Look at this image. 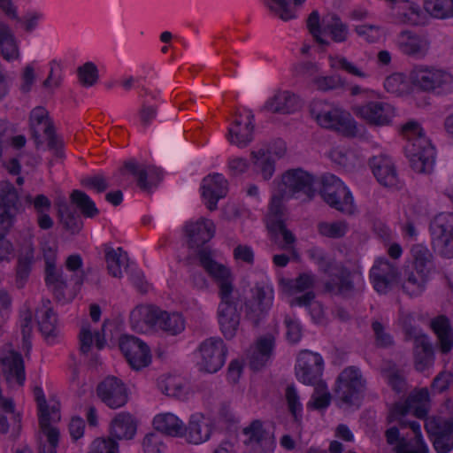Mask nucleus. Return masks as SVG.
Listing matches in <instances>:
<instances>
[{
    "instance_id": "a18cd8bd",
    "label": "nucleus",
    "mask_w": 453,
    "mask_h": 453,
    "mask_svg": "<svg viewBox=\"0 0 453 453\" xmlns=\"http://www.w3.org/2000/svg\"><path fill=\"white\" fill-rule=\"evenodd\" d=\"M158 389L165 395L184 400L188 390L182 379L173 375H161L157 381Z\"/></svg>"
},
{
    "instance_id": "9b49d317",
    "label": "nucleus",
    "mask_w": 453,
    "mask_h": 453,
    "mask_svg": "<svg viewBox=\"0 0 453 453\" xmlns=\"http://www.w3.org/2000/svg\"><path fill=\"white\" fill-rule=\"evenodd\" d=\"M314 178L307 172L302 169H292L287 171L281 176L278 183L277 189L279 194H274L282 201V198H289L298 194H303L306 198L311 199L314 194L313 188Z\"/></svg>"
},
{
    "instance_id": "09e8293b",
    "label": "nucleus",
    "mask_w": 453,
    "mask_h": 453,
    "mask_svg": "<svg viewBox=\"0 0 453 453\" xmlns=\"http://www.w3.org/2000/svg\"><path fill=\"white\" fill-rule=\"evenodd\" d=\"M431 326L438 337L441 352H449L453 347V331L449 319L440 316L432 320Z\"/></svg>"
},
{
    "instance_id": "338daca9",
    "label": "nucleus",
    "mask_w": 453,
    "mask_h": 453,
    "mask_svg": "<svg viewBox=\"0 0 453 453\" xmlns=\"http://www.w3.org/2000/svg\"><path fill=\"white\" fill-rule=\"evenodd\" d=\"M142 446L144 453H164L166 449L162 435L157 433L146 434Z\"/></svg>"
},
{
    "instance_id": "72a5a7b5",
    "label": "nucleus",
    "mask_w": 453,
    "mask_h": 453,
    "mask_svg": "<svg viewBox=\"0 0 453 453\" xmlns=\"http://www.w3.org/2000/svg\"><path fill=\"white\" fill-rule=\"evenodd\" d=\"M392 15L399 23L418 25L421 21L420 7L409 1H392Z\"/></svg>"
},
{
    "instance_id": "052dcab7",
    "label": "nucleus",
    "mask_w": 453,
    "mask_h": 453,
    "mask_svg": "<svg viewBox=\"0 0 453 453\" xmlns=\"http://www.w3.org/2000/svg\"><path fill=\"white\" fill-rule=\"evenodd\" d=\"M71 198L84 216L93 218L98 214L95 203L84 192L74 190L72 193Z\"/></svg>"
},
{
    "instance_id": "aec40b11",
    "label": "nucleus",
    "mask_w": 453,
    "mask_h": 453,
    "mask_svg": "<svg viewBox=\"0 0 453 453\" xmlns=\"http://www.w3.org/2000/svg\"><path fill=\"white\" fill-rule=\"evenodd\" d=\"M244 443L252 453H273L274 440L269 431L264 428L260 420H253L243 428Z\"/></svg>"
},
{
    "instance_id": "f3484780",
    "label": "nucleus",
    "mask_w": 453,
    "mask_h": 453,
    "mask_svg": "<svg viewBox=\"0 0 453 453\" xmlns=\"http://www.w3.org/2000/svg\"><path fill=\"white\" fill-rule=\"evenodd\" d=\"M370 279L378 293H388L398 281L397 264L384 257L377 258L370 270Z\"/></svg>"
},
{
    "instance_id": "f257e3e1",
    "label": "nucleus",
    "mask_w": 453,
    "mask_h": 453,
    "mask_svg": "<svg viewBox=\"0 0 453 453\" xmlns=\"http://www.w3.org/2000/svg\"><path fill=\"white\" fill-rule=\"evenodd\" d=\"M197 258L200 265L219 285L221 301L217 311L218 322L224 337L230 340L235 336L241 321L237 303L232 296L234 287L231 270L226 265L218 261L215 252L208 247L198 250Z\"/></svg>"
},
{
    "instance_id": "4c0bfd02",
    "label": "nucleus",
    "mask_w": 453,
    "mask_h": 453,
    "mask_svg": "<svg viewBox=\"0 0 453 453\" xmlns=\"http://www.w3.org/2000/svg\"><path fill=\"white\" fill-rule=\"evenodd\" d=\"M403 427H410L413 434L414 438L411 441H403L396 446V453H428V448L425 443L420 425L417 421L401 420Z\"/></svg>"
},
{
    "instance_id": "49530a36",
    "label": "nucleus",
    "mask_w": 453,
    "mask_h": 453,
    "mask_svg": "<svg viewBox=\"0 0 453 453\" xmlns=\"http://www.w3.org/2000/svg\"><path fill=\"white\" fill-rule=\"evenodd\" d=\"M185 329V319L178 312L159 310L156 330H162L171 335H177Z\"/></svg>"
},
{
    "instance_id": "6e6552de",
    "label": "nucleus",
    "mask_w": 453,
    "mask_h": 453,
    "mask_svg": "<svg viewBox=\"0 0 453 453\" xmlns=\"http://www.w3.org/2000/svg\"><path fill=\"white\" fill-rule=\"evenodd\" d=\"M365 388L366 380L360 369L348 366L337 377L335 394L343 404L352 405L360 399Z\"/></svg>"
},
{
    "instance_id": "c9c22d12",
    "label": "nucleus",
    "mask_w": 453,
    "mask_h": 453,
    "mask_svg": "<svg viewBox=\"0 0 453 453\" xmlns=\"http://www.w3.org/2000/svg\"><path fill=\"white\" fill-rule=\"evenodd\" d=\"M153 426L157 431L173 437H182L185 431L183 421L172 412L156 415Z\"/></svg>"
},
{
    "instance_id": "39448f33",
    "label": "nucleus",
    "mask_w": 453,
    "mask_h": 453,
    "mask_svg": "<svg viewBox=\"0 0 453 453\" xmlns=\"http://www.w3.org/2000/svg\"><path fill=\"white\" fill-rule=\"evenodd\" d=\"M308 256L319 268L321 272L327 274L330 279L326 282L327 291L334 294L346 295L353 288L350 280V272L341 263L327 257L325 252L317 247L311 248Z\"/></svg>"
},
{
    "instance_id": "6e6d98bb",
    "label": "nucleus",
    "mask_w": 453,
    "mask_h": 453,
    "mask_svg": "<svg viewBox=\"0 0 453 453\" xmlns=\"http://www.w3.org/2000/svg\"><path fill=\"white\" fill-rule=\"evenodd\" d=\"M425 9L434 18L453 17V0H426Z\"/></svg>"
},
{
    "instance_id": "de8ad7c7",
    "label": "nucleus",
    "mask_w": 453,
    "mask_h": 453,
    "mask_svg": "<svg viewBox=\"0 0 453 453\" xmlns=\"http://www.w3.org/2000/svg\"><path fill=\"white\" fill-rule=\"evenodd\" d=\"M250 159L254 170L261 174L264 180H270L274 172V161L271 158V154L265 149L253 150L250 152Z\"/></svg>"
},
{
    "instance_id": "5701e85b",
    "label": "nucleus",
    "mask_w": 453,
    "mask_h": 453,
    "mask_svg": "<svg viewBox=\"0 0 453 453\" xmlns=\"http://www.w3.org/2000/svg\"><path fill=\"white\" fill-rule=\"evenodd\" d=\"M97 395L111 409L122 407L128 398L125 385L115 377H108L101 382L97 387Z\"/></svg>"
},
{
    "instance_id": "0e129e2a",
    "label": "nucleus",
    "mask_w": 453,
    "mask_h": 453,
    "mask_svg": "<svg viewBox=\"0 0 453 453\" xmlns=\"http://www.w3.org/2000/svg\"><path fill=\"white\" fill-rule=\"evenodd\" d=\"M80 83L84 87H91L97 82L98 70L92 62H87L77 69Z\"/></svg>"
},
{
    "instance_id": "473e14b6",
    "label": "nucleus",
    "mask_w": 453,
    "mask_h": 453,
    "mask_svg": "<svg viewBox=\"0 0 453 453\" xmlns=\"http://www.w3.org/2000/svg\"><path fill=\"white\" fill-rule=\"evenodd\" d=\"M186 233L188 237L189 244L192 247H199L213 237L215 226L211 220L201 218L195 222L188 223L186 225Z\"/></svg>"
},
{
    "instance_id": "c85d7f7f",
    "label": "nucleus",
    "mask_w": 453,
    "mask_h": 453,
    "mask_svg": "<svg viewBox=\"0 0 453 453\" xmlns=\"http://www.w3.org/2000/svg\"><path fill=\"white\" fill-rule=\"evenodd\" d=\"M33 138L39 148L44 142L57 158L63 157V142L55 134L51 121L30 127Z\"/></svg>"
},
{
    "instance_id": "8fccbe9b",
    "label": "nucleus",
    "mask_w": 453,
    "mask_h": 453,
    "mask_svg": "<svg viewBox=\"0 0 453 453\" xmlns=\"http://www.w3.org/2000/svg\"><path fill=\"white\" fill-rule=\"evenodd\" d=\"M50 301L42 308L37 311L36 317L42 334L47 338H54L57 335V317L49 306Z\"/></svg>"
},
{
    "instance_id": "c756f323",
    "label": "nucleus",
    "mask_w": 453,
    "mask_h": 453,
    "mask_svg": "<svg viewBox=\"0 0 453 453\" xmlns=\"http://www.w3.org/2000/svg\"><path fill=\"white\" fill-rule=\"evenodd\" d=\"M125 168L136 178L137 185L144 191H150L162 179L161 170L152 165H139L131 160L126 163Z\"/></svg>"
},
{
    "instance_id": "cd10ccee",
    "label": "nucleus",
    "mask_w": 453,
    "mask_h": 453,
    "mask_svg": "<svg viewBox=\"0 0 453 453\" xmlns=\"http://www.w3.org/2000/svg\"><path fill=\"white\" fill-rule=\"evenodd\" d=\"M372 173L380 184L388 187H397L398 175L392 159L383 154L374 156L370 160Z\"/></svg>"
},
{
    "instance_id": "423d86ee",
    "label": "nucleus",
    "mask_w": 453,
    "mask_h": 453,
    "mask_svg": "<svg viewBox=\"0 0 453 453\" xmlns=\"http://www.w3.org/2000/svg\"><path fill=\"white\" fill-rule=\"evenodd\" d=\"M409 80L414 88L424 92L444 95L453 90V75L433 65L413 66L409 73Z\"/></svg>"
},
{
    "instance_id": "bf43d9fd",
    "label": "nucleus",
    "mask_w": 453,
    "mask_h": 453,
    "mask_svg": "<svg viewBox=\"0 0 453 453\" xmlns=\"http://www.w3.org/2000/svg\"><path fill=\"white\" fill-rule=\"evenodd\" d=\"M319 233L328 238H341L346 234L349 230L348 224L343 220L332 222H320L318 225Z\"/></svg>"
},
{
    "instance_id": "f03ea898",
    "label": "nucleus",
    "mask_w": 453,
    "mask_h": 453,
    "mask_svg": "<svg viewBox=\"0 0 453 453\" xmlns=\"http://www.w3.org/2000/svg\"><path fill=\"white\" fill-rule=\"evenodd\" d=\"M407 140L405 152L411 168L419 173H430L435 162V150L418 122L411 120L402 127Z\"/></svg>"
},
{
    "instance_id": "a19ab883",
    "label": "nucleus",
    "mask_w": 453,
    "mask_h": 453,
    "mask_svg": "<svg viewBox=\"0 0 453 453\" xmlns=\"http://www.w3.org/2000/svg\"><path fill=\"white\" fill-rule=\"evenodd\" d=\"M0 50L1 55L7 61L19 58V42L10 26L0 19Z\"/></svg>"
},
{
    "instance_id": "9d476101",
    "label": "nucleus",
    "mask_w": 453,
    "mask_h": 453,
    "mask_svg": "<svg viewBox=\"0 0 453 453\" xmlns=\"http://www.w3.org/2000/svg\"><path fill=\"white\" fill-rule=\"evenodd\" d=\"M227 348L220 337H210L203 340L197 349V367L199 371L215 373L226 363Z\"/></svg>"
},
{
    "instance_id": "58836bf2",
    "label": "nucleus",
    "mask_w": 453,
    "mask_h": 453,
    "mask_svg": "<svg viewBox=\"0 0 453 453\" xmlns=\"http://www.w3.org/2000/svg\"><path fill=\"white\" fill-rule=\"evenodd\" d=\"M274 340L272 335L260 338L256 345L251 348L249 360L250 365L254 370L262 368L271 358Z\"/></svg>"
},
{
    "instance_id": "4468645a",
    "label": "nucleus",
    "mask_w": 453,
    "mask_h": 453,
    "mask_svg": "<svg viewBox=\"0 0 453 453\" xmlns=\"http://www.w3.org/2000/svg\"><path fill=\"white\" fill-rule=\"evenodd\" d=\"M316 280V276L312 273H300L296 279L280 280V289L288 296H296L304 292L303 295L296 296L292 302V305L307 306L314 300L315 295L312 291Z\"/></svg>"
},
{
    "instance_id": "0eeeda50",
    "label": "nucleus",
    "mask_w": 453,
    "mask_h": 453,
    "mask_svg": "<svg viewBox=\"0 0 453 453\" xmlns=\"http://www.w3.org/2000/svg\"><path fill=\"white\" fill-rule=\"evenodd\" d=\"M321 182V196L330 207L345 214L354 213L356 208L353 196L338 177L334 174H325Z\"/></svg>"
},
{
    "instance_id": "e433bc0d",
    "label": "nucleus",
    "mask_w": 453,
    "mask_h": 453,
    "mask_svg": "<svg viewBox=\"0 0 453 453\" xmlns=\"http://www.w3.org/2000/svg\"><path fill=\"white\" fill-rule=\"evenodd\" d=\"M306 0H262L264 5L276 17L283 21L296 18V10Z\"/></svg>"
},
{
    "instance_id": "7c9ffc66",
    "label": "nucleus",
    "mask_w": 453,
    "mask_h": 453,
    "mask_svg": "<svg viewBox=\"0 0 453 453\" xmlns=\"http://www.w3.org/2000/svg\"><path fill=\"white\" fill-rule=\"evenodd\" d=\"M159 308L151 305H139L130 314L132 328L137 333L156 329Z\"/></svg>"
},
{
    "instance_id": "603ef678",
    "label": "nucleus",
    "mask_w": 453,
    "mask_h": 453,
    "mask_svg": "<svg viewBox=\"0 0 453 453\" xmlns=\"http://www.w3.org/2000/svg\"><path fill=\"white\" fill-rule=\"evenodd\" d=\"M79 339L81 350L83 353H87L90 350L94 342L99 349H103L105 344L104 335L98 331L93 332L90 325L88 323L82 324Z\"/></svg>"
},
{
    "instance_id": "ddd939ff",
    "label": "nucleus",
    "mask_w": 453,
    "mask_h": 453,
    "mask_svg": "<svg viewBox=\"0 0 453 453\" xmlns=\"http://www.w3.org/2000/svg\"><path fill=\"white\" fill-rule=\"evenodd\" d=\"M434 250L445 257H453V214L441 213L430 225Z\"/></svg>"
},
{
    "instance_id": "412c9836",
    "label": "nucleus",
    "mask_w": 453,
    "mask_h": 453,
    "mask_svg": "<svg viewBox=\"0 0 453 453\" xmlns=\"http://www.w3.org/2000/svg\"><path fill=\"white\" fill-rule=\"evenodd\" d=\"M254 138V115L247 111L238 114L228 127L227 139L240 149L246 148Z\"/></svg>"
},
{
    "instance_id": "6ab92c4d",
    "label": "nucleus",
    "mask_w": 453,
    "mask_h": 453,
    "mask_svg": "<svg viewBox=\"0 0 453 453\" xmlns=\"http://www.w3.org/2000/svg\"><path fill=\"white\" fill-rule=\"evenodd\" d=\"M119 348L134 370L142 369L151 362L149 346L139 338L125 335L120 339Z\"/></svg>"
},
{
    "instance_id": "e2e57ef3",
    "label": "nucleus",
    "mask_w": 453,
    "mask_h": 453,
    "mask_svg": "<svg viewBox=\"0 0 453 453\" xmlns=\"http://www.w3.org/2000/svg\"><path fill=\"white\" fill-rule=\"evenodd\" d=\"M330 157L334 162L347 169L354 168L358 162L356 155L349 150L344 148H335L332 150Z\"/></svg>"
},
{
    "instance_id": "37998d69",
    "label": "nucleus",
    "mask_w": 453,
    "mask_h": 453,
    "mask_svg": "<svg viewBox=\"0 0 453 453\" xmlns=\"http://www.w3.org/2000/svg\"><path fill=\"white\" fill-rule=\"evenodd\" d=\"M105 261L108 273L115 278L123 276V270H127L129 263L127 253L122 248L113 249L111 247L105 250Z\"/></svg>"
},
{
    "instance_id": "774afa93",
    "label": "nucleus",
    "mask_w": 453,
    "mask_h": 453,
    "mask_svg": "<svg viewBox=\"0 0 453 453\" xmlns=\"http://www.w3.org/2000/svg\"><path fill=\"white\" fill-rule=\"evenodd\" d=\"M88 453H119V444L111 437L96 438L92 441Z\"/></svg>"
},
{
    "instance_id": "3c124183",
    "label": "nucleus",
    "mask_w": 453,
    "mask_h": 453,
    "mask_svg": "<svg viewBox=\"0 0 453 453\" xmlns=\"http://www.w3.org/2000/svg\"><path fill=\"white\" fill-rule=\"evenodd\" d=\"M13 421L19 429L20 417L14 411V403L12 398L4 396L0 388V432L7 433L9 430L8 418Z\"/></svg>"
},
{
    "instance_id": "ea45409f",
    "label": "nucleus",
    "mask_w": 453,
    "mask_h": 453,
    "mask_svg": "<svg viewBox=\"0 0 453 453\" xmlns=\"http://www.w3.org/2000/svg\"><path fill=\"white\" fill-rule=\"evenodd\" d=\"M35 396L38 406L40 427L47 428L53 426L60 419L58 404H48L41 388H35Z\"/></svg>"
},
{
    "instance_id": "5fc2aeb1",
    "label": "nucleus",
    "mask_w": 453,
    "mask_h": 453,
    "mask_svg": "<svg viewBox=\"0 0 453 453\" xmlns=\"http://www.w3.org/2000/svg\"><path fill=\"white\" fill-rule=\"evenodd\" d=\"M34 263V250L29 248L24 254H21L18 259L16 272V286L22 288L29 276L31 265Z\"/></svg>"
},
{
    "instance_id": "393cba45",
    "label": "nucleus",
    "mask_w": 453,
    "mask_h": 453,
    "mask_svg": "<svg viewBox=\"0 0 453 453\" xmlns=\"http://www.w3.org/2000/svg\"><path fill=\"white\" fill-rule=\"evenodd\" d=\"M273 289L271 286H256L252 289V299L246 303V312L250 319L257 323L259 318L272 306Z\"/></svg>"
},
{
    "instance_id": "b1692460",
    "label": "nucleus",
    "mask_w": 453,
    "mask_h": 453,
    "mask_svg": "<svg viewBox=\"0 0 453 453\" xmlns=\"http://www.w3.org/2000/svg\"><path fill=\"white\" fill-rule=\"evenodd\" d=\"M200 188L207 208L214 211L219 200L226 195L227 180L221 173L209 174L203 179Z\"/></svg>"
},
{
    "instance_id": "2eb2a0df",
    "label": "nucleus",
    "mask_w": 453,
    "mask_h": 453,
    "mask_svg": "<svg viewBox=\"0 0 453 453\" xmlns=\"http://www.w3.org/2000/svg\"><path fill=\"white\" fill-rule=\"evenodd\" d=\"M353 112L367 124L376 127L390 125L396 115L395 108L384 101H370L356 105Z\"/></svg>"
},
{
    "instance_id": "dca6fc26",
    "label": "nucleus",
    "mask_w": 453,
    "mask_h": 453,
    "mask_svg": "<svg viewBox=\"0 0 453 453\" xmlns=\"http://www.w3.org/2000/svg\"><path fill=\"white\" fill-rule=\"evenodd\" d=\"M296 379L305 385H315L320 380L324 370L322 357L309 350L299 353L296 364Z\"/></svg>"
},
{
    "instance_id": "4be33fe9",
    "label": "nucleus",
    "mask_w": 453,
    "mask_h": 453,
    "mask_svg": "<svg viewBox=\"0 0 453 453\" xmlns=\"http://www.w3.org/2000/svg\"><path fill=\"white\" fill-rule=\"evenodd\" d=\"M283 207H282V202H280V199L274 196L272 197V201L269 207V213L267 215V226L269 230L275 234L281 235L284 244L282 246V249L294 251V246L293 244L296 242V237L290 232L288 230L281 220L280 217L282 215Z\"/></svg>"
},
{
    "instance_id": "a878e982",
    "label": "nucleus",
    "mask_w": 453,
    "mask_h": 453,
    "mask_svg": "<svg viewBox=\"0 0 453 453\" xmlns=\"http://www.w3.org/2000/svg\"><path fill=\"white\" fill-rule=\"evenodd\" d=\"M212 433V425L203 413L196 412L190 416L183 436L188 443L199 445L207 441Z\"/></svg>"
},
{
    "instance_id": "20e7f679",
    "label": "nucleus",
    "mask_w": 453,
    "mask_h": 453,
    "mask_svg": "<svg viewBox=\"0 0 453 453\" xmlns=\"http://www.w3.org/2000/svg\"><path fill=\"white\" fill-rule=\"evenodd\" d=\"M310 113L323 128L334 130L348 137H354L358 134L357 122L351 114L331 103L314 100L310 104Z\"/></svg>"
},
{
    "instance_id": "864d4df0",
    "label": "nucleus",
    "mask_w": 453,
    "mask_h": 453,
    "mask_svg": "<svg viewBox=\"0 0 453 453\" xmlns=\"http://www.w3.org/2000/svg\"><path fill=\"white\" fill-rule=\"evenodd\" d=\"M58 206L60 221L64 226L72 234L78 233L83 225L79 215L73 211L66 202H60Z\"/></svg>"
},
{
    "instance_id": "a211bd4d",
    "label": "nucleus",
    "mask_w": 453,
    "mask_h": 453,
    "mask_svg": "<svg viewBox=\"0 0 453 453\" xmlns=\"http://www.w3.org/2000/svg\"><path fill=\"white\" fill-rule=\"evenodd\" d=\"M429 395L426 388L413 391L404 403H395L391 411V417L395 419L405 420L404 417L413 414L418 418H423L428 411ZM406 421H408L406 419Z\"/></svg>"
},
{
    "instance_id": "7ed1b4c3",
    "label": "nucleus",
    "mask_w": 453,
    "mask_h": 453,
    "mask_svg": "<svg viewBox=\"0 0 453 453\" xmlns=\"http://www.w3.org/2000/svg\"><path fill=\"white\" fill-rule=\"evenodd\" d=\"M411 254V265L403 273L401 288L408 296L416 298L425 293L431 280L433 256L429 250L421 244L413 245Z\"/></svg>"
},
{
    "instance_id": "680f3d73",
    "label": "nucleus",
    "mask_w": 453,
    "mask_h": 453,
    "mask_svg": "<svg viewBox=\"0 0 453 453\" xmlns=\"http://www.w3.org/2000/svg\"><path fill=\"white\" fill-rule=\"evenodd\" d=\"M311 83L318 90L328 91L344 87L345 81L340 75H318L312 79Z\"/></svg>"
},
{
    "instance_id": "79ce46f5",
    "label": "nucleus",
    "mask_w": 453,
    "mask_h": 453,
    "mask_svg": "<svg viewBox=\"0 0 453 453\" xmlns=\"http://www.w3.org/2000/svg\"><path fill=\"white\" fill-rule=\"evenodd\" d=\"M414 359L416 369L424 372L434 364V351L426 335L416 336L414 340Z\"/></svg>"
},
{
    "instance_id": "f704fd0d",
    "label": "nucleus",
    "mask_w": 453,
    "mask_h": 453,
    "mask_svg": "<svg viewBox=\"0 0 453 453\" xmlns=\"http://www.w3.org/2000/svg\"><path fill=\"white\" fill-rule=\"evenodd\" d=\"M137 423L134 418L127 412L117 414L111 422V435L118 440H130L136 434Z\"/></svg>"
},
{
    "instance_id": "2f4dec72",
    "label": "nucleus",
    "mask_w": 453,
    "mask_h": 453,
    "mask_svg": "<svg viewBox=\"0 0 453 453\" xmlns=\"http://www.w3.org/2000/svg\"><path fill=\"white\" fill-rule=\"evenodd\" d=\"M302 107V100L289 91H279L269 98L265 108L273 113L290 114Z\"/></svg>"
},
{
    "instance_id": "13d9d810",
    "label": "nucleus",
    "mask_w": 453,
    "mask_h": 453,
    "mask_svg": "<svg viewBox=\"0 0 453 453\" xmlns=\"http://www.w3.org/2000/svg\"><path fill=\"white\" fill-rule=\"evenodd\" d=\"M329 65L333 69L343 70L346 73L358 78L365 79L368 77L366 72L342 56H330Z\"/></svg>"
},
{
    "instance_id": "f8f14e48",
    "label": "nucleus",
    "mask_w": 453,
    "mask_h": 453,
    "mask_svg": "<svg viewBox=\"0 0 453 453\" xmlns=\"http://www.w3.org/2000/svg\"><path fill=\"white\" fill-rule=\"evenodd\" d=\"M0 370L11 389L21 388L26 380L25 365L22 356L7 344L0 350Z\"/></svg>"
},
{
    "instance_id": "bb28decb",
    "label": "nucleus",
    "mask_w": 453,
    "mask_h": 453,
    "mask_svg": "<svg viewBox=\"0 0 453 453\" xmlns=\"http://www.w3.org/2000/svg\"><path fill=\"white\" fill-rule=\"evenodd\" d=\"M396 44L403 54L415 58H422L427 54L430 42L423 35L403 31L397 36Z\"/></svg>"
},
{
    "instance_id": "69168bd1",
    "label": "nucleus",
    "mask_w": 453,
    "mask_h": 453,
    "mask_svg": "<svg viewBox=\"0 0 453 453\" xmlns=\"http://www.w3.org/2000/svg\"><path fill=\"white\" fill-rule=\"evenodd\" d=\"M19 196L12 186L9 182L0 183V207L16 209L18 211Z\"/></svg>"
},
{
    "instance_id": "4d7b16f0",
    "label": "nucleus",
    "mask_w": 453,
    "mask_h": 453,
    "mask_svg": "<svg viewBox=\"0 0 453 453\" xmlns=\"http://www.w3.org/2000/svg\"><path fill=\"white\" fill-rule=\"evenodd\" d=\"M357 35L367 43L378 42L385 35L384 28L378 24H361L354 27Z\"/></svg>"
},
{
    "instance_id": "c03bdc74",
    "label": "nucleus",
    "mask_w": 453,
    "mask_h": 453,
    "mask_svg": "<svg viewBox=\"0 0 453 453\" xmlns=\"http://www.w3.org/2000/svg\"><path fill=\"white\" fill-rule=\"evenodd\" d=\"M349 35V27L337 15L330 14L323 19V37L329 35L335 42L347 41Z\"/></svg>"
},
{
    "instance_id": "1a4fd4ad",
    "label": "nucleus",
    "mask_w": 453,
    "mask_h": 453,
    "mask_svg": "<svg viewBox=\"0 0 453 453\" xmlns=\"http://www.w3.org/2000/svg\"><path fill=\"white\" fill-rule=\"evenodd\" d=\"M45 261V281L53 292L58 302L65 303L73 299L74 290L68 288L61 268L56 266L57 250L51 247L43 248Z\"/></svg>"
}]
</instances>
